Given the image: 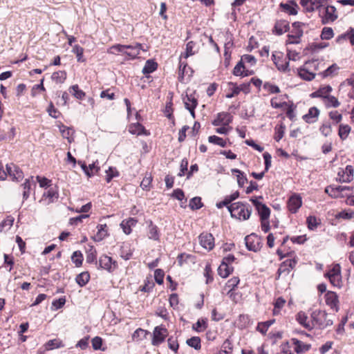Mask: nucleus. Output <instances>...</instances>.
I'll use <instances>...</instances> for the list:
<instances>
[{
  "instance_id": "1",
  "label": "nucleus",
  "mask_w": 354,
  "mask_h": 354,
  "mask_svg": "<svg viewBox=\"0 0 354 354\" xmlns=\"http://www.w3.org/2000/svg\"><path fill=\"white\" fill-rule=\"evenodd\" d=\"M231 216L240 221L248 220L252 213V207L248 203L236 202L228 206Z\"/></svg>"
},
{
  "instance_id": "2",
  "label": "nucleus",
  "mask_w": 354,
  "mask_h": 354,
  "mask_svg": "<svg viewBox=\"0 0 354 354\" xmlns=\"http://www.w3.org/2000/svg\"><path fill=\"white\" fill-rule=\"evenodd\" d=\"M311 319H313V328L324 329L333 324V315H329L324 310H315L312 312Z\"/></svg>"
},
{
  "instance_id": "3",
  "label": "nucleus",
  "mask_w": 354,
  "mask_h": 354,
  "mask_svg": "<svg viewBox=\"0 0 354 354\" xmlns=\"http://www.w3.org/2000/svg\"><path fill=\"white\" fill-rule=\"evenodd\" d=\"M95 264L98 265V269H103L111 273L118 268V263L112 259L111 257L102 254L100 257L99 260L95 261Z\"/></svg>"
},
{
  "instance_id": "4",
  "label": "nucleus",
  "mask_w": 354,
  "mask_h": 354,
  "mask_svg": "<svg viewBox=\"0 0 354 354\" xmlns=\"http://www.w3.org/2000/svg\"><path fill=\"white\" fill-rule=\"evenodd\" d=\"M330 282L333 286L340 288L342 285V277L340 266L336 264L331 270H330L326 274Z\"/></svg>"
},
{
  "instance_id": "5",
  "label": "nucleus",
  "mask_w": 354,
  "mask_h": 354,
  "mask_svg": "<svg viewBox=\"0 0 354 354\" xmlns=\"http://www.w3.org/2000/svg\"><path fill=\"white\" fill-rule=\"evenodd\" d=\"M245 243L247 249L250 251L256 252L261 248V238L254 233L245 237Z\"/></svg>"
},
{
  "instance_id": "6",
  "label": "nucleus",
  "mask_w": 354,
  "mask_h": 354,
  "mask_svg": "<svg viewBox=\"0 0 354 354\" xmlns=\"http://www.w3.org/2000/svg\"><path fill=\"white\" fill-rule=\"evenodd\" d=\"M167 334V330L165 327L162 326L155 327L153 332V338L151 341L152 345L158 346L162 343L165 341Z\"/></svg>"
},
{
  "instance_id": "7",
  "label": "nucleus",
  "mask_w": 354,
  "mask_h": 354,
  "mask_svg": "<svg viewBox=\"0 0 354 354\" xmlns=\"http://www.w3.org/2000/svg\"><path fill=\"white\" fill-rule=\"evenodd\" d=\"M250 201L252 203L256 209L257 210L260 216V220L269 219L270 215V209L268 207L256 198H250Z\"/></svg>"
},
{
  "instance_id": "8",
  "label": "nucleus",
  "mask_w": 354,
  "mask_h": 354,
  "mask_svg": "<svg viewBox=\"0 0 354 354\" xmlns=\"http://www.w3.org/2000/svg\"><path fill=\"white\" fill-rule=\"evenodd\" d=\"M272 59L278 70L286 71L288 68L289 62L283 58V55L281 52H274L272 53Z\"/></svg>"
},
{
  "instance_id": "9",
  "label": "nucleus",
  "mask_w": 354,
  "mask_h": 354,
  "mask_svg": "<svg viewBox=\"0 0 354 354\" xmlns=\"http://www.w3.org/2000/svg\"><path fill=\"white\" fill-rule=\"evenodd\" d=\"M297 263V261L295 259H286L282 262L277 270L278 276L277 279H279L282 274H288L291 270L295 267Z\"/></svg>"
},
{
  "instance_id": "10",
  "label": "nucleus",
  "mask_w": 354,
  "mask_h": 354,
  "mask_svg": "<svg viewBox=\"0 0 354 354\" xmlns=\"http://www.w3.org/2000/svg\"><path fill=\"white\" fill-rule=\"evenodd\" d=\"M322 18V21L324 24L333 22L337 18L336 8L333 6H328L324 8V12Z\"/></svg>"
},
{
  "instance_id": "11",
  "label": "nucleus",
  "mask_w": 354,
  "mask_h": 354,
  "mask_svg": "<svg viewBox=\"0 0 354 354\" xmlns=\"http://www.w3.org/2000/svg\"><path fill=\"white\" fill-rule=\"evenodd\" d=\"M338 180L341 183H350L353 180L354 169L351 165H347L344 169L339 171Z\"/></svg>"
},
{
  "instance_id": "12",
  "label": "nucleus",
  "mask_w": 354,
  "mask_h": 354,
  "mask_svg": "<svg viewBox=\"0 0 354 354\" xmlns=\"http://www.w3.org/2000/svg\"><path fill=\"white\" fill-rule=\"evenodd\" d=\"M232 115L227 112H221L217 114L212 121L214 126H228L232 122Z\"/></svg>"
},
{
  "instance_id": "13",
  "label": "nucleus",
  "mask_w": 354,
  "mask_h": 354,
  "mask_svg": "<svg viewBox=\"0 0 354 354\" xmlns=\"http://www.w3.org/2000/svg\"><path fill=\"white\" fill-rule=\"evenodd\" d=\"M199 241L201 245L208 250H212L214 247V238L210 233H202L200 234Z\"/></svg>"
},
{
  "instance_id": "14",
  "label": "nucleus",
  "mask_w": 354,
  "mask_h": 354,
  "mask_svg": "<svg viewBox=\"0 0 354 354\" xmlns=\"http://www.w3.org/2000/svg\"><path fill=\"white\" fill-rule=\"evenodd\" d=\"M6 173L12 180H19L24 178L23 171L14 164H8L6 165Z\"/></svg>"
},
{
  "instance_id": "15",
  "label": "nucleus",
  "mask_w": 354,
  "mask_h": 354,
  "mask_svg": "<svg viewBox=\"0 0 354 354\" xmlns=\"http://www.w3.org/2000/svg\"><path fill=\"white\" fill-rule=\"evenodd\" d=\"M301 198L298 195H293L290 197L288 201V207L292 213H296L301 206Z\"/></svg>"
},
{
  "instance_id": "16",
  "label": "nucleus",
  "mask_w": 354,
  "mask_h": 354,
  "mask_svg": "<svg viewBox=\"0 0 354 354\" xmlns=\"http://www.w3.org/2000/svg\"><path fill=\"white\" fill-rule=\"evenodd\" d=\"M325 297L326 304L329 306L332 309L337 311L339 301L337 294L334 292L329 291L326 294Z\"/></svg>"
},
{
  "instance_id": "17",
  "label": "nucleus",
  "mask_w": 354,
  "mask_h": 354,
  "mask_svg": "<svg viewBox=\"0 0 354 354\" xmlns=\"http://www.w3.org/2000/svg\"><path fill=\"white\" fill-rule=\"evenodd\" d=\"M296 319L299 323V324L303 326L305 328L308 330H311L313 328V319L309 321L307 315L304 312H299L297 315Z\"/></svg>"
},
{
  "instance_id": "18",
  "label": "nucleus",
  "mask_w": 354,
  "mask_h": 354,
  "mask_svg": "<svg viewBox=\"0 0 354 354\" xmlns=\"http://www.w3.org/2000/svg\"><path fill=\"white\" fill-rule=\"evenodd\" d=\"M279 6L289 15H295L297 14L299 7L294 0L288 1L287 3H281Z\"/></svg>"
},
{
  "instance_id": "19",
  "label": "nucleus",
  "mask_w": 354,
  "mask_h": 354,
  "mask_svg": "<svg viewBox=\"0 0 354 354\" xmlns=\"http://www.w3.org/2000/svg\"><path fill=\"white\" fill-rule=\"evenodd\" d=\"M185 108L189 110L193 118H195L194 109L196 107L198 102L197 100L192 95H187L184 99Z\"/></svg>"
},
{
  "instance_id": "20",
  "label": "nucleus",
  "mask_w": 354,
  "mask_h": 354,
  "mask_svg": "<svg viewBox=\"0 0 354 354\" xmlns=\"http://www.w3.org/2000/svg\"><path fill=\"white\" fill-rule=\"evenodd\" d=\"M291 342L295 346L294 350L297 353H305L310 348V344H306L296 338H292Z\"/></svg>"
},
{
  "instance_id": "21",
  "label": "nucleus",
  "mask_w": 354,
  "mask_h": 354,
  "mask_svg": "<svg viewBox=\"0 0 354 354\" xmlns=\"http://www.w3.org/2000/svg\"><path fill=\"white\" fill-rule=\"evenodd\" d=\"M332 91V87L329 85L322 86L317 91L310 94L311 97H321L324 100Z\"/></svg>"
},
{
  "instance_id": "22",
  "label": "nucleus",
  "mask_w": 354,
  "mask_h": 354,
  "mask_svg": "<svg viewBox=\"0 0 354 354\" xmlns=\"http://www.w3.org/2000/svg\"><path fill=\"white\" fill-rule=\"evenodd\" d=\"M140 50H143L142 46L140 44L137 43L135 45H127L126 56L130 59H135L140 54Z\"/></svg>"
},
{
  "instance_id": "23",
  "label": "nucleus",
  "mask_w": 354,
  "mask_h": 354,
  "mask_svg": "<svg viewBox=\"0 0 354 354\" xmlns=\"http://www.w3.org/2000/svg\"><path fill=\"white\" fill-rule=\"evenodd\" d=\"M319 114V111L317 108L313 106L309 109L308 113L305 114L303 116V119L307 123H313L315 122Z\"/></svg>"
},
{
  "instance_id": "24",
  "label": "nucleus",
  "mask_w": 354,
  "mask_h": 354,
  "mask_svg": "<svg viewBox=\"0 0 354 354\" xmlns=\"http://www.w3.org/2000/svg\"><path fill=\"white\" fill-rule=\"evenodd\" d=\"M32 186L35 187L36 183L33 180V177H30L28 179H26V181L21 185L23 187V199L27 200L30 196V191L32 188Z\"/></svg>"
},
{
  "instance_id": "25",
  "label": "nucleus",
  "mask_w": 354,
  "mask_h": 354,
  "mask_svg": "<svg viewBox=\"0 0 354 354\" xmlns=\"http://www.w3.org/2000/svg\"><path fill=\"white\" fill-rule=\"evenodd\" d=\"M349 39L352 46H354V29L350 28V29L344 34L339 35L336 41L338 44H342L346 39Z\"/></svg>"
},
{
  "instance_id": "26",
  "label": "nucleus",
  "mask_w": 354,
  "mask_h": 354,
  "mask_svg": "<svg viewBox=\"0 0 354 354\" xmlns=\"http://www.w3.org/2000/svg\"><path fill=\"white\" fill-rule=\"evenodd\" d=\"M137 223V220L133 218H129L127 220H123L120 223V227L126 234L131 232V227Z\"/></svg>"
},
{
  "instance_id": "27",
  "label": "nucleus",
  "mask_w": 354,
  "mask_h": 354,
  "mask_svg": "<svg viewBox=\"0 0 354 354\" xmlns=\"http://www.w3.org/2000/svg\"><path fill=\"white\" fill-rule=\"evenodd\" d=\"M298 75L301 79L307 81L313 80L316 75L313 71L308 70L304 66L298 70Z\"/></svg>"
},
{
  "instance_id": "28",
  "label": "nucleus",
  "mask_w": 354,
  "mask_h": 354,
  "mask_svg": "<svg viewBox=\"0 0 354 354\" xmlns=\"http://www.w3.org/2000/svg\"><path fill=\"white\" fill-rule=\"evenodd\" d=\"M342 185H330L325 189L326 193L332 198H340L342 196Z\"/></svg>"
},
{
  "instance_id": "29",
  "label": "nucleus",
  "mask_w": 354,
  "mask_h": 354,
  "mask_svg": "<svg viewBox=\"0 0 354 354\" xmlns=\"http://www.w3.org/2000/svg\"><path fill=\"white\" fill-rule=\"evenodd\" d=\"M342 185H330L325 189L326 193L332 198H340L342 196Z\"/></svg>"
},
{
  "instance_id": "30",
  "label": "nucleus",
  "mask_w": 354,
  "mask_h": 354,
  "mask_svg": "<svg viewBox=\"0 0 354 354\" xmlns=\"http://www.w3.org/2000/svg\"><path fill=\"white\" fill-rule=\"evenodd\" d=\"M342 185H330L325 189L326 193L332 198H340L342 196Z\"/></svg>"
},
{
  "instance_id": "31",
  "label": "nucleus",
  "mask_w": 354,
  "mask_h": 354,
  "mask_svg": "<svg viewBox=\"0 0 354 354\" xmlns=\"http://www.w3.org/2000/svg\"><path fill=\"white\" fill-rule=\"evenodd\" d=\"M305 26V24L299 21H296L292 24V30L290 34L295 35V39H301L304 33L303 27Z\"/></svg>"
},
{
  "instance_id": "32",
  "label": "nucleus",
  "mask_w": 354,
  "mask_h": 354,
  "mask_svg": "<svg viewBox=\"0 0 354 354\" xmlns=\"http://www.w3.org/2000/svg\"><path fill=\"white\" fill-rule=\"evenodd\" d=\"M97 232L93 239L95 241H101L108 235L107 226L106 224H100L97 226Z\"/></svg>"
},
{
  "instance_id": "33",
  "label": "nucleus",
  "mask_w": 354,
  "mask_h": 354,
  "mask_svg": "<svg viewBox=\"0 0 354 354\" xmlns=\"http://www.w3.org/2000/svg\"><path fill=\"white\" fill-rule=\"evenodd\" d=\"M149 239L154 241H158L160 239V233L158 227L154 225L152 221H150L148 225V234Z\"/></svg>"
},
{
  "instance_id": "34",
  "label": "nucleus",
  "mask_w": 354,
  "mask_h": 354,
  "mask_svg": "<svg viewBox=\"0 0 354 354\" xmlns=\"http://www.w3.org/2000/svg\"><path fill=\"white\" fill-rule=\"evenodd\" d=\"M198 52V48L196 46V43L193 41H189L186 45V49L184 54H182L180 58L183 57L187 59L189 56L195 55Z\"/></svg>"
},
{
  "instance_id": "35",
  "label": "nucleus",
  "mask_w": 354,
  "mask_h": 354,
  "mask_svg": "<svg viewBox=\"0 0 354 354\" xmlns=\"http://www.w3.org/2000/svg\"><path fill=\"white\" fill-rule=\"evenodd\" d=\"M127 50V45H122V44H115L111 46L108 50L107 53L109 54H118L122 53V55H126Z\"/></svg>"
},
{
  "instance_id": "36",
  "label": "nucleus",
  "mask_w": 354,
  "mask_h": 354,
  "mask_svg": "<svg viewBox=\"0 0 354 354\" xmlns=\"http://www.w3.org/2000/svg\"><path fill=\"white\" fill-rule=\"evenodd\" d=\"M339 67L337 66V64H334L329 66L323 72L319 73L318 75H320L322 78L333 77L337 73Z\"/></svg>"
},
{
  "instance_id": "37",
  "label": "nucleus",
  "mask_w": 354,
  "mask_h": 354,
  "mask_svg": "<svg viewBox=\"0 0 354 354\" xmlns=\"http://www.w3.org/2000/svg\"><path fill=\"white\" fill-rule=\"evenodd\" d=\"M129 131L133 135L147 134L145 127L140 123L132 124L129 126Z\"/></svg>"
},
{
  "instance_id": "38",
  "label": "nucleus",
  "mask_w": 354,
  "mask_h": 354,
  "mask_svg": "<svg viewBox=\"0 0 354 354\" xmlns=\"http://www.w3.org/2000/svg\"><path fill=\"white\" fill-rule=\"evenodd\" d=\"M233 271V268L221 262L218 268V274L222 278L227 277Z\"/></svg>"
},
{
  "instance_id": "39",
  "label": "nucleus",
  "mask_w": 354,
  "mask_h": 354,
  "mask_svg": "<svg viewBox=\"0 0 354 354\" xmlns=\"http://www.w3.org/2000/svg\"><path fill=\"white\" fill-rule=\"evenodd\" d=\"M90 279V274L88 272H83L77 274L75 281L80 286H84Z\"/></svg>"
},
{
  "instance_id": "40",
  "label": "nucleus",
  "mask_w": 354,
  "mask_h": 354,
  "mask_svg": "<svg viewBox=\"0 0 354 354\" xmlns=\"http://www.w3.org/2000/svg\"><path fill=\"white\" fill-rule=\"evenodd\" d=\"M274 28L276 33L281 35L288 30L289 25L286 21H280L276 23Z\"/></svg>"
},
{
  "instance_id": "41",
  "label": "nucleus",
  "mask_w": 354,
  "mask_h": 354,
  "mask_svg": "<svg viewBox=\"0 0 354 354\" xmlns=\"http://www.w3.org/2000/svg\"><path fill=\"white\" fill-rule=\"evenodd\" d=\"M232 174H236V178H237V183L239 184V186L242 187L245 183H247L248 179L246 176H245L244 173L238 169H232Z\"/></svg>"
},
{
  "instance_id": "42",
  "label": "nucleus",
  "mask_w": 354,
  "mask_h": 354,
  "mask_svg": "<svg viewBox=\"0 0 354 354\" xmlns=\"http://www.w3.org/2000/svg\"><path fill=\"white\" fill-rule=\"evenodd\" d=\"M324 101V104L326 107H334L337 108L339 106L340 103L337 98L335 96L329 95Z\"/></svg>"
},
{
  "instance_id": "43",
  "label": "nucleus",
  "mask_w": 354,
  "mask_h": 354,
  "mask_svg": "<svg viewBox=\"0 0 354 354\" xmlns=\"http://www.w3.org/2000/svg\"><path fill=\"white\" fill-rule=\"evenodd\" d=\"M307 225L309 230H315L320 225V220L315 216H309L306 219Z\"/></svg>"
},
{
  "instance_id": "44",
  "label": "nucleus",
  "mask_w": 354,
  "mask_h": 354,
  "mask_svg": "<svg viewBox=\"0 0 354 354\" xmlns=\"http://www.w3.org/2000/svg\"><path fill=\"white\" fill-rule=\"evenodd\" d=\"M69 92L74 95L77 99L82 100L85 97V93L80 90L78 85H73L69 88Z\"/></svg>"
},
{
  "instance_id": "45",
  "label": "nucleus",
  "mask_w": 354,
  "mask_h": 354,
  "mask_svg": "<svg viewBox=\"0 0 354 354\" xmlns=\"http://www.w3.org/2000/svg\"><path fill=\"white\" fill-rule=\"evenodd\" d=\"M274 319H270L265 322L259 323L257 326V330L262 334H266L269 327L274 324Z\"/></svg>"
},
{
  "instance_id": "46",
  "label": "nucleus",
  "mask_w": 354,
  "mask_h": 354,
  "mask_svg": "<svg viewBox=\"0 0 354 354\" xmlns=\"http://www.w3.org/2000/svg\"><path fill=\"white\" fill-rule=\"evenodd\" d=\"M59 196L58 192L54 188H50L47 192L43 194V198L46 197L48 198V203L54 202L55 199H57Z\"/></svg>"
},
{
  "instance_id": "47",
  "label": "nucleus",
  "mask_w": 354,
  "mask_h": 354,
  "mask_svg": "<svg viewBox=\"0 0 354 354\" xmlns=\"http://www.w3.org/2000/svg\"><path fill=\"white\" fill-rule=\"evenodd\" d=\"M157 68V64L153 61L149 59L146 62V64L142 68V73L144 74H148L153 72Z\"/></svg>"
},
{
  "instance_id": "48",
  "label": "nucleus",
  "mask_w": 354,
  "mask_h": 354,
  "mask_svg": "<svg viewBox=\"0 0 354 354\" xmlns=\"http://www.w3.org/2000/svg\"><path fill=\"white\" fill-rule=\"evenodd\" d=\"M51 78L56 83H62L66 78V73L63 71L55 72L52 74Z\"/></svg>"
},
{
  "instance_id": "49",
  "label": "nucleus",
  "mask_w": 354,
  "mask_h": 354,
  "mask_svg": "<svg viewBox=\"0 0 354 354\" xmlns=\"http://www.w3.org/2000/svg\"><path fill=\"white\" fill-rule=\"evenodd\" d=\"M351 131V127L348 124H340L338 135L342 140H345Z\"/></svg>"
},
{
  "instance_id": "50",
  "label": "nucleus",
  "mask_w": 354,
  "mask_h": 354,
  "mask_svg": "<svg viewBox=\"0 0 354 354\" xmlns=\"http://www.w3.org/2000/svg\"><path fill=\"white\" fill-rule=\"evenodd\" d=\"M186 343L188 346L195 348L196 350H199L201 347V338L199 337H192L188 339Z\"/></svg>"
},
{
  "instance_id": "51",
  "label": "nucleus",
  "mask_w": 354,
  "mask_h": 354,
  "mask_svg": "<svg viewBox=\"0 0 354 354\" xmlns=\"http://www.w3.org/2000/svg\"><path fill=\"white\" fill-rule=\"evenodd\" d=\"M64 344H62V342L59 339H55L49 340L46 344V350H52L57 348L63 347Z\"/></svg>"
},
{
  "instance_id": "52",
  "label": "nucleus",
  "mask_w": 354,
  "mask_h": 354,
  "mask_svg": "<svg viewBox=\"0 0 354 354\" xmlns=\"http://www.w3.org/2000/svg\"><path fill=\"white\" fill-rule=\"evenodd\" d=\"M354 216V212L351 210L346 211L343 210L335 214V218L337 219L342 218L344 220H349L352 218Z\"/></svg>"
},
{
  "instance_id": "53",
  "label": "nucleus",
  "mask_w": 354,
  "mask_h": 354,
  "mask_svg": "<svg viewBox=\"0 0 354 354\" xmlns=\"http://www.w3.org/2000/svg\"><path fill=\"white\" fill-rule=\"evenodd\" d=\"M208 141L210 143L218 145L222 147H225L227 145V142L225 140H223L222 138H220L216 136H210L208 138Z\"/></svg>"
},
{
  "instance_id": "54",
  "label": "nucleus",
  "mask_w": 354,
  "mask_h": 354,
  "mask_svg": "<svg viewBox=\"0 0 354 354\" xmlns=\"http://www.w3.org/2000/svg\"><path fill=\"white\" fill-rule=\"evenodd\" d=\"M189 206L193 210L201 208L203 207L201 198L198 196L192 198L189 201Z\"/></svg>"
},
{
  "instance_id": "55",
  "label": "nucleus",
  "mask_w": 354,
  "mask_h": 354,
  "mask_svg": "<svg viewBox=\"0 0 354 354\" xmlns=\"http://www.w3.org/2000/svg\"><path fill=\"white\" fill-rule=\"evenodd\" d=\"M72 261L77 267L82 265L83 261V255L80 251H75L71 257Z\"/></svg>"
},
{
  "instance_id": "56",
  "label": "nucleus",
  "mask_w": 354,
  "mask_h": 354,
  "mask_svg": "<svg viewBox=\"0 0 354 354\" xmlns=\"http://www.w3.org/2000/svg\"><path fill=\"white\" fill-rule=\"evenodd\" d=\"M319 62L317 59L308 61L304 64L306 68L314 73L319 69Z\"/></svg>"
},
{
  "instance_id": "57",
  "label": "nucleus",
  "mask_w": 354,
  "mask_h": 354,
  "mask_svg": "<svg viewBox=\"0 0 354 354\" xmlns=\"http://www.w3.org/2000/svg\"><path fill=\"white\" fill-rule=\"evenodd\" d=\"M334 33L331 28L324 27L321 33V38L322 39L328 40L333 37Z\"/></svg>"
},
{
  "instance_id": "58",
  "label": "nucleus",
  "mask_w": 354,
  "mask_h": 354,
  "mask_svg": "<svg viewBox=\"0 0 354 354\" xmlns=\"http://www.w3.org/2000/svg\"><path fill=\"white\" fill-rule=\"evenodd\" d=\"M106 180L107 183L111 182V180L113 178L119 176V172L114 167H109V169L106 171Z\"/></svg>"
},
{
  "instance_id": "59",
  "label": "nucleus",
  "mask_w": 354,
  "mask_h": 354,
  "mask_svg": "<svg viewBox=\"0 0 354 354\" xmlns=\"http://www.w3.org/2000/svg\"><path fill=\"white\" fill-rule=\"evenodd\" d=\"M167 343L169 348L175 353H177L179 348V344L178 343L177 339L174 337H170L167 339Z\"/></svg>"
},
{
  "instance_id": "60",
  "label": "nucleus",
  "mask_w": 354,
  "mask_h": 354,
  "mask_svg": "<svg viewBox=\"0 0 354 354\" xmlns=\"http://www.w3.org/2000/svg\"><path fill=\"white\" fill-rule=\"evenodd\" d=\"M284 129L285 127L282 124L275 127L274 140L277 142H279L283 137Z\"/></svg>"
},
{
  "instance_id": "61",
  "label": "nucleus",
  "mask_w": 354,
  "mask_h": 354,
  "mask_svg": "<svg viewBox=\"0 0 354 354\" xmlns=\"http://www.w3.org/2000/svg\"><path fill=\"white\" fill-rule=\"evenodd\" d=\"M73 53L76 55L78 62H84L83 57L84 48L79 45H75L73 48Z\"/></svg>"
},
{
  "instance_id": "62",
  "label": "nucleus",
  "mask_w": 354,
  "mask_h": 354,
  "mask_svg": "<svg viewBox=\"0 0 354 354\" xmlns=\"http://www.w3.org/2000/svg\"><path fill=\"white\" fill-rule=\"evenodd\" d=\"M322 134L325 137L328 136L332 132L331 125L329 122L324 123L319 128Z\"/></svg>"
},
{
  "instance_id": "63",
  "label": "nucleus",
  "mask_w": 354,
  "mask_h": 354,
  "mask_svg": "<svg viewBox=\"0 0 354 354\" xmlns=\"http://www.w3.org/2000/svg\"><path fill=\"white\" fill-rule=\"evenodd\" d=\"M245 66L243 62L241 60L235 66L233 70V74L236 76L243 75L244 73Z\"/></svg>"
},
{
  "instance_id": "64",
  "label": "nucleus",
  "mask_w": 354,
  "mask_h": 354,
  "mask_svg": "<svg viewBox=\"0 0 354 354\" xmlns=\"http://www.w3.org/2000/svg\"><path fill=\"white\" fill-rule=\"evenodd\" d=\"M241 60L243 64L247 63L251 66L255 65L257 62L256 58L252 55H244L241 57Z\"/></svg>"
}]
</instances>
